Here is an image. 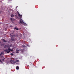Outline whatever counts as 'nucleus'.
I'll return each mask as SVG.
<instances>
[{
    "label": "nucleus",
    "instance_id": "nucleus-16",
    "mask_svg": "<svg viewBox=\"0 0 74 74\" xmlns=\"http://www.w3.org/2000/svg\"><path fill=\"white\" fill-rule=\"evenodd\" d=\"M4 59H5V58H4L3 59H2V61H4Z\"/></svg>",
    "mask_w": 74,
    "mask_h": 74
},
{
    "label": "nucleus",
    "instance_id": "nucleus-1",
    "mask_svg": "<svg viewBox=\"0 0 74 74\" xmlns=\"http://www.w3.org/2000/svg\"><path fill=\"white\" fill-rule=\"evenodd\" d=\"M17 14L18 15V16H19V17H20V18L21 19V20L20 21V23H21V24H23V23L24 22H23V20H22V15H20V14H19V13L18 12L17 13Z\"/></svg>",
    "mask_w": 74,
    "mask_h": 74
},
{
    "label": "nucleus",
    "instance_id": "nucleus-3",
    "mask_svg": "<svg viewBox=\"0 0 74 74\" xmlns=\"http://www.w3.org/2000/svg\"><path fill=\"white\" fill-rule=\"evenodd\" d=\"M10 62L12 64H14V63H15V61H14V60H11L10 61Z\"/></svg>",
    "mask_w": 74,
    "mask_h": 74
},
{
    "label": "nucleus",
    "instance_id": "nucleus-6",
    "mask_svg": "<svg viewBox=\"0 0 74 74\" xmlns=\"http://www.w3.org/2000/svg\"><path fill=\"white\" fill-rule=\"evenodd\" d=\"M23 25H24V26H26V25H27L26 23H25L24 22L23 23Z\"/></svg>",
    "mask_w": 74,
    "mask_h": 74
},
{
    "label": "nucleus",
    "instance_id": "nucleus-19",
    "mask_svg": "<svg viewBox=\"0 0 74 74\" xmlns=\"http://www.w3.org/2000/svg\"><path fill=\"white\" fill-rule=\"evenodd\" d=\"M7 11H8V12H10V10H7Z\"/></svg>",
    "mask_w": 74,
    "mask_h": 74
},
{
    "label": "nucleus",
    "instance_id": "nucleus-2",
    "mask_svg": "<svg viewBox=\"0 0 74 74\" xmlns=\"http://www.w3.org/2000/svg\"><path fill=\"white\" fill-rule=\"evenodd\" d=\"M5 52L7 53H9L10 51L12 52L13 51V49H11V48L9 47L8 49H6L5 51Z\"/></svg>",
    "mask_w": 74,
    "mask_h": 74
},
{
    "label": "nucleus",
    "instance_id": "nucleus-10",
    "mask_svg": "<svg viewBox=\"0 0 74 74\" xmlns=\"http://www.w3.org/2000/svg\"><path fill=\"white\" fill-rule=\"evenodd\" d=\"M14 14H11V17H14Z\"/></svg>",
    "mask_w": 74,
    "mask_h": 74
},
{
    "label": "nucleus",
    "instance_id": "nucleus-15",
    "mask_svg": "<svg viewBox=\"0 0 74 74\" xmlns=\"http://www.w3.org/2000/svg\"><path fill=\"white\" fill-rule=\"evenodd\" d=\"M8 9H9V10H10V11H11L12 10V9H10V8H8Z\"/></svg>",
    "mask_w": 74,
    "mask_h": 74
},
{
    "label": "nucleus",
    "instance_id": "nucleus-13",
    "mask_svg": "<svg viewBox=\"0 0 74 74\" xmlns=\"http://www.w3.org/2000/svg\"><path fill=\"white\" fill-rule=\"evenodd\" d=\"M1 54H2V55H4V53L3 52H1Z\"/></svg>",
    "mask_w": 74,
    "mask_h": 74
},
{
    "label": "nucleus",
    "instance_id": "nucleus-12",
    "mask_svg": "<svg viewBox=\"0 0 74 74\" xmlns=\"http://www.w3.org/2000/svg\"><path fill=\"white\" fill-rule=\"evenodd\" d=\"M16 62H19V61L18 60H16Z\"/></svg>",
    "mask_w": 74,
    "mask_h": 74
},
{
    "label": "nucleus",
    "instance_id": "nucleus-4",
    "mask_svg": "<svg viewBox=\"0 0 74 74\" xmlns=\"http://www.w3.org/2000/svg\"><path fill=\"white\" fill-rule=\"evenodd\" d=\"M2 40L4 42H7V41L5 40H4V39H2Z\"/></svg>",
    "mask_w": 74,
    "mask_h": 74
},
{
    "label": "nucleus",
    "instance_id": "nucleus-8",
    "mask_svg": "<svg viewBox=\"0 0 74 74\" xmlns=\"http://www.w3.org/2000/svg\"><path fill=\"white\" fill-rule=\"evenodd\" d=\"M14 29L15 30H18V28H16V27H15L14 28Z\"/></svg>",
    "mask_w": 74,
    "mask_h": 74
},
{
    "label": "nucleus",
    "instance_id": "nucleus-7",
    "mask_svg": "<svg viewBox=\"0 0 74 74\" xmlns=\"http://www.w3.org/2000/svg\"><path fill=\"white\" fill-rule=\"evenodd\" d=\"M14 38H12L11 39V41H14Z\"/></svg>",
    "mask_w": 74,
    "mask_h": 74
},
{
    "label": "nucleus",
    "instance_id": "nucleus-18",
    "mask_svg": "<svg viewBox=\"0 0 74 74\" xmlns=\"http://www.w3.org/2000/svg\"><path fill=\"white\" fill-rule=\"evenodd\" d=\"M10 20H11V21H12V18H10Z\"/></svg>",
    "mask_w": 74,
    "mask_h": 74
},
{
    "label": "nucleus",
    "instance_id": "nucleus-17",
    "mask_svg": "<svg viewBox=\"0 0 74 74\" xmlns=\"http://www.w3.org/2000/svg\"><path fill=\"white\" fill-rule=\"evenodd\" d=\"M1 55H2V54L1 53L0 54V56H1Z\"/></svg>",
    "mask_w": 74,
    "mask_h": 74
},
{
    "label": "nucleus",
    "instance_id": "nucleus-14",
    "mask_svg": "<svg viewBox=\"0 0 74 74\" xmlns=\"http://www.w3.org/2000/svg\"><path fill=\"white\" fill-rule=\"evenodd\" d=\"M0 62L2 63V61H1V60H0Z\"/></svg>",
    "mask_w": 74,
    "mask_h": 74
},
{
    "label": "nucleus",
    "instance_id": "nucleus-20",
    "mask_svg": "<svg viewBox=\"0 0 74 74\" xmlns=\"http://www.w3.org/2000/svg\"><path fill=\"white\" fill-rule=\"evenodd\" d=\"M0 12H1L0 11Z\"/></svg>",
    "mask_w": 74,
    "mask_h": 74
},
{
    "label": "nucleus",
    "instance_id": "nucleus-21",
    "mask_svg": "<svg viewBox=\"0 0 74 74\" xmlns=\"http://www.w3.org/2000/svg\"><path fill=\"white\" fill-rule=\"evenodd\" d=\"M23 47H24V46H23Z\"/></svg>",
    "mask_w": 74,
    "mask_h": 74
},
{
    "label": "nucleus",
    "instance_id": "nucleus-5",
    "mask_svg": "<svg viewBox=\"0 0 74 74\" xmlns=\"http://www.w3.org/2000/svg\"><path fill=\"white\" fill-rule=\"evenodd\" d=\"M16 70H19V67L18 66H17L16 67Z\"/></svg>",
    "mask_w": 74,
    "mask_h": 74
},
{
    "label": "nucleus",
    "instance_id": "nucleus-11",
    "mask_svg": "<svg viewBox=\"0 0 74 74\" xmlns=\"http://www.w3.org/2000/svg\"><path fill=\"white\" fill-rule=\"evenodd\" d=\"M10 55H11V56H13V53H10Z\"/></svg>",
    "mask_w": 74,
    "mask_h": 74
},
{
    "label": "nucleus",
    "instance_id": "nucleus-9",
    "mask_svg": "<svg viewBox=\"0 0 74 74\" xmlns=\"http://www.w3.org/2000/svg\"><path fill=\"white\" fill-rule=\"evenodd\" d=\"M16 53H19V50H16Z\"/></svg>",
    "mask_w": 74,
    "mask_h": 74
}]
</instances>
